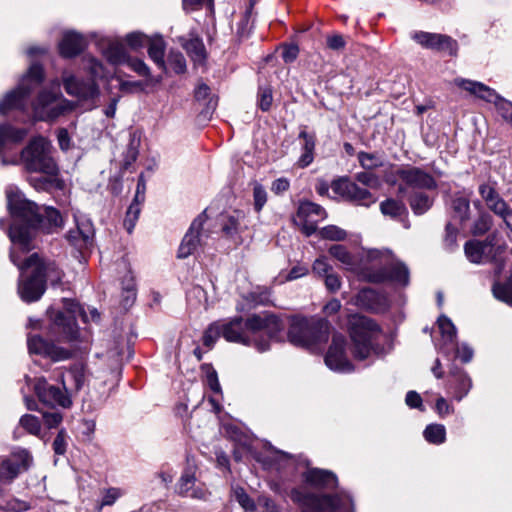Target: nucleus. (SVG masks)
I'll return each mask as SVG.
<instances>
[{"instance_id": "nucleus-1", "label": "nucleus", "mask_w": 512, "mask_h": 512, "mask_svg": "<svg viewBox=\"0 0 512 512\" xmlns=\"http://www.w3.org/2000/svg\"><path fill=\"white\" fill-rule=\"evenodd\" d=\"M7 206L12 216L8 235L12 243L10 260L20 270L18 293L27 303L37 301L46 290V278L53 283L61 279V271L55 262L44 261L38 253H32L24 261L22 255L33 248V239L38 232L53 234L64 225L60 212L51 206H39L13 188L6 191Z\"/></svg>"}, {"instance_id": "nucleus-2", "label": "nucleus", "mask_w": 512, "mask_h": 512, "mask_svg": "<svg viewBox=\"0 0 512 512\" xmlns=\"http://www.w3.org/2000/svg\"><path fill=\"white\" fill-rule=\"evenodd\" d=\"M221 321L222 337L228 342L253 346L259 352L270 349V342L279 339L283 322L274 314H254L244 320L236 316Z\"/></svg>"}, {"instance_id": "nucleus-3", "label": "nucleus", "mask_w": 512, "mask_h": 512, "mask_svg": "<svg viewBox=\"0 0 512 512\" xmlns=\"http://www.w3.org/2000/svg\"><path fill=\"white\" fill-rule=\"evenodd\" d=\"M330 328V323L325 319L308 320L303 317H294L288 330V340L294 346L314 353L328 341Z\"/></svg>"}, {"instance_id": "nucleus-4", "label": "nucleus", "mask_w": 512, "mask_h": 512, "mask_svg": "<svg viewBox=\"0 0 512 512\" xmlns=\"http://www.w3.org/2000/svg\"><path fill=\"white\" fill-rule=\"evenodd\" d=\"M349 332L355 359L365 360L376 353L380 328L374 320L360 315L353 316Z\"/></svg>"}, {"instance_id": "nucleus-5", "label": "nucleus", "mask_w": 512, "mask_h": 512, "mask_svg": "<svg viewBox=\"0 0 512 512\" xmlns=\"http://www.w3.org/2000/svg\"><path fill=\"white\" fill-rule=\"evenodd\" d=\"M293 499L302 507V512H354L352 498L346 492L335 495L294 491Z\"/></svg>"}, {"instance_id": "nucleus-6", "label": "nucleus", "mask_w": 512, "mask_h": 512, "mask_svg": "<svg viewBox=\"0 0 512 512\" xmlns=\"http://www.w3.org/2000/svg\"><path fill=\"white\" fill-rule=\"evenodd\" d=\"M42 80L43 69L41 65L32 64L17 88L7 92L0 100V115L5 116L12 110L25 111L31 92Z\"/></svg>"}, {"instance_id": "nucleus-7", "label": "nucleus", "mask_w": 512, "mask_h": 512, "mask_svg": "<svg viewBox=\"0 0 512 512\" xmlns=\"http://www.w3.org/2000/svg\"><path fill=\"white\" fill-rule=\"evenodd\" d=\"M60 380L61 386L49 383L44 377L34 380V393L43 406L51 409H69L72 406V395L66 385L65 376L61 375Z\"/></svg>"}, {"instance_id": "nucleus-8", "label": "nucleus", "mask_w": 512, "mask_h": 512, "mask_svg": "<svg viewBox=\"0 0 512 512\" xmlns=\"http://www.w3.org/2000/svg\"><path fill=\"white\" fill-rule=\"evenodd\" d=\"M62 82L66 93L75 97L86 110H92L98 106L101 92L94 79L84 80L65 73L62 76Z\"/></svg>"}, {"instance_id": "nucleus-9", "label": "nucleus", "mask_w": 512, "mask_h": 512, "mask_svg": "<svg viewBox=\"0 0 512 512\" xmlns=\"http://www.w3.org/2000/svg\"><path fill=\"white\" fill-rule=\"evenodd\" d=\"M74 109V104L60 94L42 91L33 103L36 121H52Z\"/></svg>"}, {"instance_id": "nucleus-10", "label": "nucleus", "mask_w": 512, "mask_h": 512, "mask_svg": "<svg viewBox=\"0 0 512 512\" xmlns=\"http://www.w3.org/2000/svg\"><path fill=\"white\" fill-rule=\"evenodd\" d=\"M454 83L471 95L494 103L501 117L512 125V102L505 100L499 96L494 89L478 81L456 78Z\"/></svg>"}, {"instance_id": "nucleus-11", "label": "nucleus", "mask_w": 512, "mask_h": 512, "mask_svg": "<svg viewBox=\"0 0 512 512\" xmlns=\"http://www.w3.org/2000/svg\"><path fill=\"white\" fill-rule=\"evenodd\" d=\"M67 312L57 311L53 316V326L60 335V340L74 343L80 338L79 328L76 322L75 313L78 304L72 300L64 299Z\"/></svg>"}, {"instance_id": "nucleus-12", "label": "nucleus", "mask_w": 512, "mask_h": 512, "mask_svg": "<svg viewBox=\"0 0 512 512\" xmlns=\"http://www.w3.org/2000/svg\"><path fill=\"white\" fill-rule=\"evenodd\" d=\"M32 463V456L27 450H18L0 463V483L10 484L21 473L27 471Z\"/></svg>"}, {"instance_id": "nucleus-13", "label": "nucleus", "mask_w": 512, "mask_h": 512, "mask_svg": "<svg viewBox=\"0 0 512 512\" xmlns=\"http://www.w3.org/2000/svg\"><path fill=\"white\" fill-rule=\"evenodd\" d=\"M364 277L372 283L390 281L400 286L409 284V270L401 262H391L375 270H366Z\"/></svg>"}, {"instance_id": "nucleus-14", "label": "nucleus", "mask_w": 512, "mask_h": 512, "mask_svg": "<svg viewBox=\"0 0 512 512\" xmlns=\"http://www.w3.org/2000/svg\"><path fill=\"white\" fill-rule=\"evenodd\" d=\"M346 340L340 333L333 334L332 343L325 355L324 361L328 368L338 372H351L353 365L345 353Z\"/></svg>"}, {"instance_id": "nucleus-15", "label": "nucleus", "mask_w": 512, "mask_h": 512, "mask_svg": "<svg viewBox=\"0 0 512 512\" xmlns=\"http://www.w3.org/2000/svg\"><path fill=\"white\" fill-rule=\"evenodd\" d=\"M332 189L335 193L358 205L368 207L376 201L367 188L358 186L348 178H341L334 181L332 183Z\"/></svg>"}, {"instance_id": "nucleus-16", "label": "nucleus", "mask_w": 512, "mask_h": 512, "mask_svg": "<svg viewBox=\"0 0 512 512\" xmlns=\"http://www.w3.org/2000/svg\"><path fill=\"white\" fill-rule=\"evenodd\" d=\"M29 352L49 357L52 361H63L73 356L71 349L59 347L39 335H30L27 339Z\"/></svg>"}, {"instance_id": "nucleus-17", "label": "nucleus", "mask_w": 512, "mask_h": 512, "mask_svg": "<svg viewBox=\"0 0 512 512\" xmlns=\"http://www.w3.org/2000/svg\"><path fill=\"white\" fill-rule=\"evenodd\" d=\"M325 217V210L320 205L305 201L300 203L295 221L302 227L304 234L310 236L316 231L317 223Z\"/></svg>"}, {"instance_id": "nucleus-18", "label": "nucleus", "mask_w": 512, "mask_h": 512, "mask_svg": "<svg viewBox=\"0 0 512 512\" xmlns=\"http://www.w3.org/2000/svg\"><path fill=\"white\" fill-rule=\"evenodd\" d=\"M412 39L426 49L446 51L450 55H456L457 41L448 35L419 31L412 35Z\"/></svg>"}, {"instance_id": "nucleus-19", "label": "nucleus", "mask_w": 512, "mask_h": 512, "mask_svg": "<svg viewBox=\"0 0 512 512\" xmlns=\"http://www.w3.org/2000/svg\"><path fill=\"white\" fill-rule=\"evenodd\" d=\"M94 238V227L91 220L87 218H76V228L66 234L68 242L77 250L82 252L92 246Z\"/></svg>"}, {"instance_id": "nucleus-20", "label": "nucleus", "mask_w": 512, "mask_h": 512, "mask_svg": "<svg viewBox=\"0 0 512 512\" xmlns=\"http://www.w3.org/2000/svg\"><path fill=\"white\" fill-rule=\"evenodd\" d=\"M206 220L205 211L198 215L188 230V232L183 237V240L178 249V258L184 259L191 255L198 245L200 244V232L202 230L203 224Z\"/></svg>"}, {"instance_id": "nucleus-21", "label": "nucleus", "mask_w": 512, "mask_h": 512, "mask_svg": "<svg viewBox=\"0 0 512 512\" xmlns=\"http://www.w3.org/2000/svg\"><path fill=\"white\" fill-rule=\"evenodd\" d=\"M472 386V380L464 370L455 368L450 372L447 389L456 401L465 398Z\"/></svg>"}, {"instance_id": "nucleus-22", "label": "nucleus", "mask_w": 512, "mask_h": 512, "mask_svg": "<svg viewBox=\"0 0 512 512\" xmlns=\"http://www.w3.org/2000/svg\"><path fill=\"white\" fill-rule=\"evenodd\" d=\"M52 149V144L47 138L36 136L22 150L21 160H51Z\"/></svg>"}, {"instance_id": "nucleus-23", "label": "nucleus", "mask_w": 512, "mask_h": 512, "mask_svg": "<svg viewBox=\"0 0 512 512\" xmlns=\"http://www.w3.org/2000/svg\"><path fill=\"white\" fill-rule=\"evenodd\" d=\"M303 477L306 483L316 488L334 489L338 485L337 476L329 470L311 468L303 474Z\"/></svg>"}, {"instance_id": "nucleus-24", "label": "nucleus", "mask_w": 512, "mask_h": 512, "mask_svg": "<svg viewBox=\"0 0 512 512\" xmlns=\"http://www.w3.org/2000/svg\"><path fill=\"white\" fill-rule=\"evenodd\" d=\"M85 47V38L76 32H66L59 43L60 54L65 58L75 57L80 54Z\"/></svg>"}, {"instance_id": "nucleus-25", "label": "nucleus", "mask_w": 512, "mask_h": 512, "mask_svg": "<svg viewBox=\"0 0 512 512\" xmlns=\"http://www.w3.org/2000/svg\"><path fill=\"white\" fill-rule=\"evenodd\" d=\"M101 50L106 60L113 65L125 64L128 61L129 55L119 40H103Z\"/></svg>"}, {"instance_id": "nucleus-26", "label": "nucleus", "mask_w": 512, "mask_h": 512, "mask_svg": "<svg viewBox=\"0 0 512 512\" xmlns=\"http://www.w3.org/2000/svg\"><path fill=\"white\" fill-rule=\"evenodd\" d=\"M438 328L441 333L442 344H439V350L443 354H448L455 347L457 331L452 321L445 315L438 318Z\"/></svg>"}, {"instance_id": "nucleus-27", "label": "nucleus", "mask_w": 512, "mask_h": 512, "mask_svg": "<svg viewBox=\"0 0 512 512\" xmlns=\"http://www.w3.org/2000/svg\"><path fill=\"white\" fill-rule=\"evenodd\" d=\"M195 482L196 478L194 474L188 471L184 472L176 485V493L182 497L204 499L206 497V491L200 487L195 488Z\"/></svg>"}, {"instance_id": "nucleus-28", "label": "nucleus", "mask_w": 512, "mask_h": 512, "mask_svg": "<svg viewBox=\"0 0 512 512\" xmlns=\"http://www.w3.org/2000/svg\"><path fill=\"white\" fill-rule=\"evenodd\" d=\"M399 174L400 178L411 187L428 189L435 187L434 179L418 168L401 170Z\"/></svg>"}, {"instance_id": "nucleus-29", "label": "nucleus", "mask_w": 512, "mask_h": 512, "mask_svg": "<svg viewBox=\"0 0 512 512\" xmlns=\"http://www.w3.org/2000/svg\"><path fill=\"white\" fill-rule=\"evenodd\" d=\"M244 218L245 215L241 211H235L231 215L224 216L221 222L223 233L229 238H234L240 234L247 227Z\"/></svg>"}, {"instance_id": "nucleus-30", "label": "nucleus", "mask_w": 512, "mask_h": 512, "mask_svg": "<svg viewBox=\"0 0 512 512\" xmlns=\"http://www.w3.org/2000/svg\"><path fill=\"white\" fill-rule=\"evenodd\" d=\"M63 375L65 376L66 381L68 380L72 382V386H68L71 395L74 392H79L87 381L86 367L83 363L73 364L67 371V374Z\"/></svg>"}, {"instance_id": "nucleus-31", "label": "nucleus", "mask_w": 512, "mask_h": 512, "mask_svg": "<svg viewBox=\"0 0 512 512\" xmlns=\"http://www.w3.org/2000/svg\"><path fill=\"white\" fill-rule=\"evenodd\" d=\"M492 246L488 242L470 240L465 243L464 251L469 261L479 264L483 261L486 253L490 252Z\"/></svg>"}, {"instance_id": "nucleus-32", "label": "nucleus", "mask_w": 512, "mask_h": 512, "mask_svg": "<svg viewBox=\"0 0 512 512\" xmlns=\"http://www.w3.org/2000/svg\"><path fill=\"white\" fill-rule=\"evenodd\" d=\"M479 193L481 197L485 200L488 208L492 210L495 214L501 212L505 205L507 204L496 192V190L488 185L482 184L479 187Z\"/></svg>"}, {"instance_id": "nucleus-33", "label": "nucleus", "mask_w": 512, "mask_h": 512, "mask_svg": "<svg viewBox=\"0 0 512 512\" xmlns=\"http://www.w3.org/2000/svg\"><path fill=\"white\" fill-rule=\"evenodd\" d=\"M148 55L150 59L162 70H165V42L161 36L149 38Z\"/></svg>"}, {"instance_id": "nucleus-34", "label": "nucleus", "mask_w": 512, "mask_h": 512, "mask_svg": "<svg viewBox=\"0 0 512 512\" xmlns=\"http://www.w3.org/2000/svg\"><path fill=\"white\" fill-rule=\"evenodd\" d=\"M26 169L28 171L40 172L41 175L38 180L43 181L44 183H52L53 178L58 173V167L56 162H26Z\"/></svg>"}, {"instance_id": "nucleus-35", "label": "nucleus", "mask_w": 512, "mask_h": 512, "mask_svg": "<svg viewBox=\"0 0 512 512\" xmlns=\"http://www.w3.org/2000/svg\"><path fill=\"white\" fill-rule=\"evenodd\" d=\"M183 48L195 63L201 64L204 62L206 51L200 38L193 37L186 40L185 43H183Z\"/></svg>"}, {"instance_id": "nucleus-36", "label": "nucleus", "mask_w": 512, "mask_h": 512, "mask_svg": "<svg viewBox=\"0 0 512 512\" xmlns=\"http://www.w3.org/2000/svg\"><path fill=\"white\" fill-rule=\"evenodd\" d=\"M358 302L361 306L376 311L379 308L382 297L378 292L373 289L366 288L362 289L358 294Z\"/></svg>"}, {"instance_id": "nucleus-37", "label": "nucleus", "mask_w": 512, "mask_h": 512, "mask_svg": "<svg viewBox=\"0 0 512 512\" xmlns=\"http://www.w3.org/2000/svg\"><path fill=\"white\" fill-rule=\"evenodd\" d=\"M329 254L341 262L347 269H351L355 265V258L346 246L334 244L329 248Z\"/></svg>"}, {"instance_id": "nucleus-38", "label": "nucleus", "mask_w": 512, "mask_h": 512, "mask_svg": "<svg viewBox=\"0 0 512 512\" xmlns=\"http://www.w3.org/2000/svg\"><path fill=\"white\" fill-rule=\"evenodd\" d=\"M423 435L427 442L439 445L445 442L446 429L442 424H429L425 428Z\"/></svg>"}, {"instance_id": "nucleus-39", "label": "nucleus", "mask_w": 512, "mask_h": 512, "mask_svg": "<svg viewBox=\"0 0 512 512\" xmlns=\"http://www.w3.org/2000/svg\"><path fill=\"white\" fill-rule=\"evenodd\" d=\"M410 206L417 215H422L432 206V200L423 192H416L410 197Z\"/></svg>"}, {"instance_id": "nucleus-40", "label": "nucleus", "mask_w": 512, "mask_h": 512, "mask_svg": "<svg viewBox=\"0 0 512 512\" xmlns=\"http://www.w3.org/2000/svg\"><path fill=\"white\" fill-rule=\"evenodd\" d=\"M84 62H85V69L91 75L90 79H94V81L96 82L97 79H102L107 76L105 67L96 58H94L92 56L85 57Z\"/></svg>"}, {"instance_id": "nucleus-41", "label": "nucleus", "mask_w": 512, "mask_h": 512, "mask_svg": "<svg viewBox=\"0 0 512 512\" xmlns=\"http://www.w3.org/2000/svg\"><path fill=\"white\" fill-rule=\"evenodd\" d=\"M222 336L221 321L211 323L203 334V344L208 348H212L216 341Z\"/></svg>"}, {"instance_id": "nucleus-42", "label": "nucleus", "mask_w": 512, "mask_h": 512, "mask_svg": "<svg viewBox=\"0 0 512 512\" xmlns=\"http://www.w3.org/2000/svg\"><path fill=\"white\" fill-rule=\"evenodd\" d=\"M496 299L512 307V285L509 283H494L492 287Z\"/></svg>"}, {"instance_id": "nucleus-43", "label": "nucleus", "mask_w": 512, "mask_h": 512, "mask_svg": "<svg viewBox=\"0 0 512 512\" xmlns=\"http://www.w3.org/2000/svg\"><path fill=\"white\" fill-rule=\"evenodd\" d=\"M233 497L245 511L254 512L256 510L254 500L246 493L244 488L240 486L233 487Z\"/></svg>"}, {"instance_id": "nucleus-44", "label": "nucleus", "mask_w": 512, "mask_h": 512, "mask_svg": "<svg viewBox=\"0 0 512 512\" xmlns=\"http://www.w3.org/2000/svg\"><path fill=\"white\" fill-rule=\"evenodd\" d=\"M19 425L32 435H39L41 431L39 418L31 414L23 415L19 420Z\"/></svg>"}, {"instance_id": "nucleus-45", "label": "nucleus", "mask_w": 512, "mask_h": 512, "mask_svg": "<svg viewBox=\"0 0 512 512\" xmlns=\"http://www.w3.org/2000/svg\"><path fill=\"white\" fill-rule=\"evenodd\" d=\"M299 137L303 141V153L299 160H312L315 148V136L306 131H301Z\"/></svg>"}, {"instance_id": "nucleus-46", "label": "nucleus", "mask_w": 512, "mask_h": 512, "mask_svg": "<svg viewBox=\"0 0 512 512\" xmlns=\"http://www.w3.org/2000/svg\"><path fill=\"white\" fill-rule=\"evenodd\" d=\"M380 209L384 215L398 217L404 213L405 206L399 201L388 199L381 203Z\"/></svg>"}, {"instance_id": "nucleus-47", "label": "nucleus", "mask_w": 512, "mask_h": 512, "mask_svg": "<svg viewBox=\"0 0 512 512\" xmlns=\"http://www.w3.org/2000/svg\"><path fill=\"white\" fill-rule=\"evenodd\" d=\"M320 236L331 241H342L347 237V232L338 226L328 225L321 229Z\"/></svg>"}, {"instance_id": "nucleus-48", "label": "nucleus", "mask_w": 512, "mask_h": 512, "mask_svg": "<svg viewBox=\"0 0 512 512\" xmlns=\"http://www.w3.org/2000/svg\"><path fill=\"white\" fill-rule=\"evenodd\" d=\"M149 38L144 33L135 31L127 34L125 41L132 50H138L147 44Z\"/></svg>"}, {"instance_id": "nucleus-49", "label": "nucleus", "mask_w": 512, "mask_h": 512, "mask_svg": "<svg viewBox=\"0 0 512 512\" xmlns=\"http://www.w3.org/2000/svg\"><path fill=\"white\" fill-rule=\"evenodd\" d=\"M267 202V192L264 187L255 182L253 185V205L256 212H260Z\"/></svg>"}, {"instance_id": "nucleus-50", "label": "nucleus", "mask_w": 512, "mask_h": 512, "mask_svg": "<svg viewBox=\"0 0 512 512\" xmlns=\"http://www.w3.org/2000/svg\"><path fill=\"white\" fill-rule=\"evenodd\" d=\"M273 102L272 89L269 86L259 87L258 105L262 111H268Z\"/></svg>"}, {"instance_id": "nucleus-51", "label": "nucleus", "mask_w": 512, "mask_h": 512, "mask_svg": "<svg viewBox=\"0 0 512 512\" xmlns=\"http://www.w3.org/2000/svg\"><path fill=\"white\" fill-rule=\"evenodd\" d=\"M141 208H137L136 204H130L124 219V227L128 233H132L135 224L139 218Z\"/></svg>"}, {"instance_id": "nucleus-52", "label": "nucleus", "mask_w": 512, "mask_h": 512, "mask_svg": "<svg viewBox=\"0 0 512 512\" xmlns=\"http://www.w3.org/2000/svg\"><path fill=\"white\" fill-rule=\"evenodd\" d=\"M60 408L52 409V411H43V421L47 428H56L63 420V414Z\"/></svg>"}, {"instance_id": "nucleus-53", "label": "nucleus", "mask_w": 512, "mask_h": 512, "mask_svg": "<svg viewBox=\"0 0 512 512\" xmlns=\"http://www.w3.org/2000/svg\"><path fill=\"white\" fill-rule=\"evenodd\" d=\"M312 271L314 274L320 277H325L327 274L333 271V268L329 264L328 258L326 256H320L314 261L312 265Z\"/></svg>"}, {"instance_id": "nucleus-54", "label": "nucleus", "mask_w": 512, "mask_h": 512, "mask_svg": "<svg viewBox=\"0 0 512 512\" xmlns=\"http://www.w3.org/2000/svg\"><path fill=\"white\" fill-rule=\"evenodd\" d=\"M203 369L206 371V382L209 388L215 393H220L221 386L216 370L211 365H205Z\"/></svg>"}, {"instance_id": "nucleus-55", "label": "nucleus", "mask_w": 512, "mask_h": 512, "mask_svg": "<svg viewBox=\"0 0 512 512\" xmlns=\"http://www.w3.org/2000/svg\"><path fill=\"white\" fill-rule=\"evenodd\" d=\"M134 72H136L138 75L143 77H149L150 76V69L146 65V63L138 58H128V61L126 63Z\"/></svg>"}, {"instance_id": "nucleus-56", "label": "nucleus", "mask_w": 512, "mask_h": 512, "mask_svg": "<svg viewBox=\"0 0 512 512\" xmlns=\"http://www.w3.org/2000/svg\"><path fill=\"white\" fill-rule=\"evenodd\" d=\"M53 451L55 454L63 455L66 452L67 449V433L65 429H61L58 431L53 444Z\"/></svg>"}, {"instance_id": "nucleus-57", "label": "nucleus", "mask_w": 512, "mask_h": 512, "mask_svg": "<svg viewBox=\"0 0 512 512\" xmlns=\"http://www.w3.org/2000/svg\"><path fill=\"white\" fill-rule=\"evenodd\" d=\"M453 210L458 214L461 221L467 219L469 212V201L463 197H459L453 200Z\"/></svg>"}, {"instance_id": "nucleus-58", "label": "nucleus", "mask_w": 512, "mask_h": 512, "mask_svg": "<svg viewBox=\"0 0 512 512\" xmlns=\"http://www.w3.org/2000/svg\"><path fill=\"white\" fill-rule=\"evenodd\" d=\"M457 241V228L451 223H448L445 227V238L444 243L448 250L452 251L456 247Z\"/></svg>"}, {"instance_id": "nucleus-59", "label": "nucleus", "mask_w": 512, "mask_h": 512, "mask_svg": "<svg viewBox=\"0 0 512 512\" xmlns=\"http://www.w3.org/2000/svg\"><path fill=\"white\" fill-rule=\"evenodd\" d=\"M326 44L333 51H342L346 46V41L341 34H332L327 36Z\"/></svg>"}, {"instance_id": "nucleus-60", "label": "nucleus", "mask_w": 512, "mask_h": 512, "mask_svg": "<svg viewBox=\"0 0 512 512\" xmlns=\"http://www.w3.org/2000/svg\"><path fill=\"white\" fill-rule=\"evenodd\" d=\"M122 494V490L119 488L112 487L107 489L102 497L101 506L113 505L122 496Z\"/></svg>"}, {"instance_id": "nucleus-61", "label": "nucleus", "mask_w": 512, "mask_h": 512, "mask_svg": "<svg viewBox=\"0 0 512 512\" xmlns=\"http://www.w3.org/2000/svg\"><path fill=\"white\" fill-rule=\"evenodd\" d=\"M169 62L176 73L180 74L185 72L186 61L181 53H171L169 56Z\"/></svg>"}, {"instance_id": "nucleus-62", "label": "nucleus", "mask_w": 512, "mask_h": 512, "mask_svg": "<svg viewBox=\"0 0 512 512\" xmlns=\"http://www.w3.org/2000/svg\"><path fill=\"white\" fill-rule=\"evenodd\" d=\"M324 282L326 288L332 293L337 292L341 288L340 277L333 271L324 277Z\"/></svg>"}, {"instance_id": "nucleus-63", "label": "nucleus", "mask_w": 512, "mask_h": 512, "mask_svg": "<svg viewBox=\"0 0 512 512\" xmlns=\"http://www.w3.org/2000/svg\"><path fill=\"white\" fill-rule=\"evenodd\" d=\"M435 410L440 417H444V416L452 414L454 412L453 406L450 405L448 403V401L442 396H440L436 400Z\"/></svg>"}, {"instance_id": "nucleus-64", "label": "nucleus", "mask_w": 512, "mask_h": 512, "mask_svg": "<svg viewBox=\"0 0 512 512\" xmlns=\"http://www.w3.org/2000/svg\"><path fill=\"white\" fill-rule=\"evenodd\" d=\"M473 349L467 344H462L456 347V356L460 358L463 363H468L473 358Z\"/></svg>"}]
</instances>
